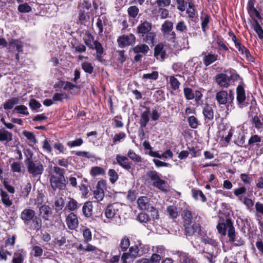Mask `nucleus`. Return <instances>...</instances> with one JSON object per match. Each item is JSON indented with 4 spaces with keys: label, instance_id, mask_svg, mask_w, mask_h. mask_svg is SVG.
<instances>
[{
    "label": "nucleus",
    "instance_id": "f257e3e1",
    "mask_svg": "<svg viewBox=\"0 0 263 263\" xmlns=\"http://www.w3.org/2000/svg\"><path fill=\"white\" fill-rule=\"evenodd\" d=\"M182 217L187 236H192L195 233L203 235V232L200 231V216H196L193 217L192 212L189 209H185L182 212Z\"/></svg>",
    "mask_w": 263,
    "mask_h": 263
},
{
    "label": "nucleus",
    "instance_id": "f03ea898",
    "mask_svg": "<svg viewBox=\"0 0 263 263\" xmlns=\"http://www.w3.org/2000/svg\"><path fill=\"white\" fill-rule=\"evenodd\" d=\"M91 7V3L88 2H84L78 6V15L77 23L85 24L89 22V9Z\"/></svg>",
    "mask_w": 263,
    "mask_h": 263
},
{
    "label": "nucleus",
    "instance_id": "7ed1b4c3",
    "mask_svg": "<svg viewBox=\"0 0 263 263\" xmlns=\"http://www.w3.org/2000/svg\"><path fill=\"white\" fill-rule=\"evenodd\" d=\"M26 164L27 166L28 173L32 176L35 177L41 175L44 171V167L41 161H33L31 158H27Z\"/></svg>",
    "mask_w": 263,
    "mask_h": 263
},
{
    "label": "nucleus",
    "instance_id": "20e7f679",
    "mask_svg": "<svg viewBox=\"0 0 263 263\" xmlns=\"http://www.w3.org/2000/svg\"><path fill=\"white\" fill-rule=\"evenodd\" d=\"M122 204L119 202H115L107 205L104 210V215L106 218L111 220L120 216V210Z\"/></svg>",
    "mask_w": 263,
    "mask_h": 263
},
{
    "label": "nucleus",
    "instance_id": "39448f33",
    "mask_svg": "<svg viewBox=\"0 0 263 263\" xmlns=\"http://www.w3.org/2000/svg\"><path fill=\"white\" fill-rule=\"evenodd\" d=\"M138 207L142 210H148L152 212V215L154 219H158L159 215L158 211L153 206L151 205L149 200L148 197L141 196L137 200Z\"/></svg>",
    "mask_w": 263,
    "mask_h": 263
},
{
    "label": "nucleus",
    "instance_id": "423d86ee",
    "mask_svg": "<svg viewBox=\"0 0 263 263\" xmlns=\"http://www.w3.org/2000/svg\"><path fill=\"white\" fill-rule=\"evenodd\" d=\"M234 99V93L231 90L229 92L221 90L217 92L216 100L219 105H226L228 102H232Z\"/></svg>",
    "mask_w": 263,
    "mask_h": 263
},
{
    "label": "nucleus",
    "instance_id": "0eeeda50",
    "mask_svg": "<svg viewBox=\"0 0 263 263\" xmlns=\"http://www.w3.org/2000/svg\"><path fill=\"white\" fill-rule=\"evenodd\" d=\"M146 176L153 181V185L160 190H165V182L161 179L158 173L155 171H149Z\"/></svg>",
    "mask_w": 263,
    "mask_h": 263
},
{
    "label": "nucleus",
    "instance_id": "6e6552de",
    "mask_svg": "<svg viewBox=\"0 0 263 263\" xmlns=\"http://www.w3.org/2000/svg\"><path fill=\"white\" fill-rule=\"evenodd\" d=\"M234 228L233 222L230 219H227L219 222L217 225L218 233L222 236H226L230 233V230Z\"/></svg>",
    "mask_w": 263,
    "mask_h": 263
},
{
    "label": "nucleus",
    "instance_id": "1a4fd4ad",
    "mask_svg": "<svg viewBox=\"0 0 263 263\" xmlns=\"http://www.w3.org/2000/svg\"><path fill=\"white\" fill-rule=\"evenodd\" d=\"M136 37L133 34H124L119 36L117 40L119 46L123 48L127 46H130L135 43Z\"/></svg>",
    "mask_w": 263,
    "mask_h": 263
},
{
    "label": "nucleus",
    "instance_id": "9d476101",
    "mask_svg": "<svg viewBox=\"0 0 263 263\" xmlns=\"http://www.w3.org/2000/svg\"><path fill=\"white\" fill-rule=\"evenodd\" d=\"M230 230V233H228V234L229 238L228 242L234 246H242L245 243L244 240L235 232V228L233 230Z\"/></svg>",
    "mask_w": 263,
    "mask_h": 263
},
{
    "label": "nucleus",
    "instance_id": "9b49d317",
    "mask_svg": "<svg viewBox=\"0 0 263 263\" xmlns=\"http://www.w3.org/2000/svg\"><path fill=\"white\" fill-rule=\"evenodd\" d=\"M166 48L167 47L162 43H159L155 46L154 56L157 60L162 61L167 57Z\"/></svg>",
    "mask_w": 263,
    "mask_h": 263
},
{
    "label": "nucleus",
    "instance_id": "f8f14e48",
    "mask_svg": "<svg viewBox=\"0 0 263 263\" xmlns=\"http://www.w3.org/2000/svg\"><path fill=\"white\" fill-rule=\"evenodd\" d=\"M66 223L68 228L71 230H76L79 225L77 216L74 213H70L66 217Z\"/></svg>",
    "mask_w": 263,
    "mask_h": 263
},
{
    "label": "nucleus",
    "instance_id": "ddd939ff",
    "mask_svg": "<svg viewBox=\"0 0 263 263\" xmlns=\"http://www.w3.org/2000/svg\"><path fill=\"white\" fill-rule=\"evenodd\" d=\"M63 177H57L54 175H51L50 178V185L53 190L57 189H63L65 186L62 182Z\"/></svg>",
    "mask_w": 263,
    "mask_h": 263
},
{
    "label": "nucleus",
    "instance_id": "4468645a",
    "mask_svg": "<svg viewBox=\"0 0 263 263\" xmlns=\"http://www.w3.org/2000/svg\"><path fill=\"white\" fill-rule=\"evenodd\" d=\"M116 159L117 164L122 168L126 170H129L131 168V163L127 157L118 154L116 156Z\"/></svg>",
    "mask_w": 263,
    "mask_h": 263
},
{
    "label": "nucleus",
    "instance_id": "2eb2a0df",
    "mask_svg": "<svg viewBox=\"0 0 263 263\" xmlns=\"http://www.w3.org/2000/svg\"><path fill=\"white\" fill-rule=\"evenodd\" d=\"M216 82L221 87H228L230 85V78L226 74L220 73L216 77Z\"/></svg>",
    "mask_w": 263,
    "mask_h": 263
},
{
    "label": "nucleus",
    "instance_id": "dca6fc26",
    "mask_svg": "<svg viewBox=\"0 0 263 263\" xmlns=\"http://www.w3.org/2000/svg\"><path fill=\"white\" fill-rule=\"evenodd\" d=\"M235 47L244 58L250 61H253V58L251 55L249 51L239 42H235Z\"/></svg>",
    "mask_w": 263,
    "mask_h": 263
},
{
    "label": "nucleus",
    "instance_id": "f3484780",
    "mask_svg": "<svg viewBox=\"0 0 263 263\" xmlns=\"http://www.w3.org/2000/svg\"><path fill=\"white\" fill-rule=\"evenodd\" d=\"M35 217V212L30 209H25L21 214V218L24 222L31 221Z\"/></svg>",
    "mask_w": 263,
    "mask_h": 263
},
{
    "label": "nucleus",
    "instance_id": "a211bd4d",
    "mask_svg": "<svg viewBox=\"0 0 263 263\" xmlns=\"http://www.w3.org/2000/svg\"><path fill=\"white\" fill-rule=\"evenodd\" d=\"M104 185V183L103 181H99L96 189L94 191V197L98 201H102L104 197V190L102 187V186H103Z\"/></svg>",
    "mask_w": 263,
    "mask_h": 263
},
{
    "label": "nucleus",
    "instance_id": "6ab92c4d",
    "mask_svg": "<svg viewBox=\"0 0 263 263\" xmlns=\"http://www.w3.org/2000/svg\"><path fill=\"white\" fill-rule=\"evenodd\" d=\"M204 55L203 62L204 64L208 66L217 60L218 55L215 53L205 52L202 53Z\"/></svg>",
    "mask_w": 263,
    "mask_h": 263
},
{
    "label": "nucleus",
    "instance_id": "aec40b11",
    "mask_svg": "<svg viewBox=\"0 0 263 263\" xmlns=\"http://www.w3.org/2000/svg\"><path fill=\"white\" fill-rule=\"evenodd\" d=\"M0 197L2 202L5 207L9 208L12 205L13 202L10 198V196L3 189H0Z\"/></svg>",
    "mask_w": 263,
    "mask_h": 263
},
{
    "label": "nucleus",
    "instance_id": "412c9836",
    "mask_svg": "<svg viewBox=\"0 0 263 263\" xmlns=\"http://www.w3.org/2000/svg\"><path fill=\"white\" fill-rule=\"evenodd\" d=\"M200 231H201L203 232V235H201L200 234H198L201 237V242L204 243V244H209L213 247H216L217 245V242L215 239L208 236L206 235V233L204 229H202L201 227H200Z\"/></svg>",
    "mask_w": 263,
    "mask_h": 263
},
{
    "label": "nucleus",
    "instance_id": "4be33fe9",
    "mask_svg": "<svg viewBox=\"0 0 263 263\" xmlns=\"http://www.w3.org/2000/svg\"><path fill=\"white\" fill-rule=\"evenodd\" d=\"M151 28V24L145 21L139 25L137 27V32L139 34L143 36L145 34L150 31Z\"/></svg>",
    "mask_w": 263,
    "mask_h": 263
},
{
    "label": "nucleus",
    "instance_id": "5701e85b",
    "mask_svg": "<svg viewBox=\"0 0 263 263\" xmlns=\"http://www.w3.org/2000/svg\"><path fill=\"white\" fill-rule=\"evenodd\" d=\"M25 256V252L23 250H17L14 253L12 263H23Z\"/></svg>",
    "mask_w": 263,
    "mask_h": 263
},
{
    "label": "nucleus",
    "instance_id": "b1692460",
    "mask_svg": "<svg viewBox=\"0 0 263 263\" xmlns=\"http://www.w3.org/2000/svg\"><path fill=\"white\" fill-rule=\"evenodd\" d=\"M12 140V134L4 128L0 129V141L7 143Z\"/></svg>",
    "mask_w": 263,
    "mask_h": 263
},
{
    "label": "nucleus",
    "instance_id": "393cba45",
    "mask_svg": "<svg viewBox=\"0 0 263 263\" xmlns=\"http://www.w3.org/2000/svg\"><path fill=\"white\" fill-rule=\"evenodd\" d=\"M192 196L194 199L197 201H200L202 202H204L206 200L205 196L204 195L203 192L199 190L194 189H192Z\"/></svg>",
    "mask_w": 263,
    "mask_h": 263
},
{
    "label": "nucleus",
    "instance_id": "a878e982",
    "mask_svg": "<svg viewBox=\"0 0 263 263\" xmlns=\"http://www.w3.org/2000/svg\"><path fill=\"white\" fill-rule=\"evenodd\" d=\"M237 101L239 104L242 103L246 100V93L242 85H238L236 89Z\"/></svg>",
    "mask_w": 263,
    "mask_h": 263
},
{
    "label": "nucleus",
    "instance_id": "bb28decb",
    "mask_svg": "<svg viewBox=\"0 0 263 263\" xmlns=\"http://www.w3.org/2000/svg\"><path fill=\"white\" fill-rule=\"evenodd\" d=\"M92 203L90 201L86 202L82 208L84 215L86 217H90L92 214Z\"/></svg>",
    "mask_w": 263,
    "mask_h": 263
},
{
    "label": "nucleus",
    "instance_id": "cd10ccee",
    "mask_svg": "<svg viewBox=\"0 0 263 263\" xmlns=\"http://www.w3.org/2000/svg\"><path fill=\"white\" fill-rule=\"evenodd\" d=\"M39 211L42 218L45 220L48 219L49 217L52 213L51 208L47 205H42L40 208Z\"/></svg>",
    "mask_w": 263,
    "mask_h": 263
},
{
    "label": "nucleus",
    "instance_id": "c85d7f7f",
    "mask_svg": "<svg viewBox=\"0 0 263 263\" xmlns=\"http://www.w3.org/2000/svg\"><path fill=\"white\" fill-rule=\"evenodd\" d=\"M203 114L205 119L208 120H212L214 117V112L212 107L206 104L203 108Z\"/></svg>",
    "mask_w": 263,
    "mask_h": 263
},
{
    "label": "nucleus",
    "instance_id": "c756f323",
    "mask_svg": "<svg viewBox=\"0 0 263 263\" xmlns=\"http://www.w3.org/2000/svg\"><path fill=\"white\" fill-rule=\"evenodd\" d=\"M179 258L181 263H197V261L194 258L184 252L180 253Z\"/></svg>",
    "mask_w": 263,
    "mask_h": 263
},
{
    "label": "nucleus",
    "instance_id": "7c9ffc66",
    "mask_svg": "<svg viewBox=\"0 0 263 263\" xmlns=\"http://www.w3.org/2000/svg\"><path fill=\"white\" fill-rule=\"evenodd\" d=\"M23 47V43L20 40H12L9 42V48L11 50H13L14 48H16L18 52H22Z\"/></svg>",
    "mask_w": 263,
    "mask_h": 263
},
{
    "label": "nucleus",
    "instance_id": "2f4dec72",
    "mask_svg": "<svg viewBox=\"0 0 263 263\" xmlns=\"http://www.w3.org/2000/svg\"><path fill=\"white\" fill-rule=\"evenodd\" d=\"M68 201L66 208L70 211H76L81 205L75 199L72 198H68Z\"/></svg>",
    "mask_w": 263,
    "mask_h": 263
},
{
    "label": "nucleus",
    "instance_id": "473e14b6",
    "mask_svg": "<svg viewBox=\"0 0 263 263\" xmlns=\"http://www.w3.org/2000/svg\"><path fill=\"white\" fill-rule=\"evenodd\" d=\"M150 114L149 109L146 108V110L144 111L141 116V119L140 121V125L142 127H146L147 123L149 120V115Z\"/></svg>",
    "mask_w": 263,
    "mask_h": 263
},
{
    "label": "nucleus",
    "instance_id": "72a5a7b5",
    "mask_svg": "<svg viewBox=\"0 0 263 263\" xmlns=\"http://www.w3.org/2000/svg\"><path fill=\"white\" fill-rule=\"evenodd\" d=\"M31 188V184L30 182L27 183L22 187L20 196L24 199H26L30 193Z\"/></svg>",
    "mask_w": 263,
    "mask_h": 263
},
{
    "label": "nucleus",
    "instance_id": "f704fd0d",
    "mask_svg": "<svg viewBox=\"0 0 263 263\" xmlns=\"http://www.w3.org/2000/svg\"><path fill=\"white\" fill-rule=\"evenodd\" d=\"M83 70L89 74H91L93 71V65L88 61H85L81 63Z\"/></svg>",
    "mask_w": 263,
    "mask_h": 263
},
{
    "label": "nucleus",
    "instance_id": "c9c22d12",
    "mask_svg": "<svg viewBox=\"0 0 263 263\" xmlns=\"http://www.w3.org/2000/svg\"><path fill=\"white\" fill-rule=\"evenodd\" d=\"M252 25L253 29L258 34V37L260 39H263V29L259 25L258 22L257 20H254L253 21Z\"/></svg>",
    "mask_w": 263,
    "mask_h": 263
},
{
    "label": "nucleus",
    "instance_id": "e433bc0d",
    "mask_svg": "<svg viewBox=\"0 0 263 263\" xmlns=\"http://www.w3.org/2000/svg\"><path fill=\"white\" fill-rule=\"evenodd\" d=\"M149 47L145 44L138 45L135 47L133 49L135 53H142L146 54L149 51Z\"/></svg>",
    "mask_w": 263,
    "mask_h": 263
},
{
    "label": "nucleus",
    "instance_id": "4c0bfd02",
    "mask_svg": "<svg viewBox=\"0 0 263 263\" xmlns=\"http://www.w3.org/2000/svg\"><path fill=\"white\" fill-rule=\"evenodd\" d=\"M121 250L123 252L126 251L130 246V241L129 238L127 236L123 237L119 244Z\"/></svg>",
    "mask_w": 263,
    "mask_h": 263
},
{
    "label": "nucleus",
    "instance_id": "58836bf2",
    "mask_svg": "<svg viewBox=\"0 0 263 263\" xmlns=\"http://www.w3.org/2000/svg\"><path fill=\"white\" fill-rule=\"evenodd\" d=\"M210 16L205 15L204 16L201 17V28L204 32H205L206 30L209 28V24L210 22Z\"/></svg>",
    "mask_w": 263,
    "mask_h": 263
},
{
    "label": "nucleus",
    "instance_id": "ea45409f",
    "mask_svg": "<svg viewBox=\"0 0 263 263\" xmlns=\"http://www.w3.org/2000/svg\"><path fill=\"white\" fill-rule=\"evenodd\" d=\"M85 251L87 252H93L96 255H97V257L101 256L103 253L101 250L89 243L87 245L85 249Z\"/></svg>",
    "mask_w": 263,
    "mask_h": 263
},
{
    "label": "nucleus",
    "instance_id": "a19ab883",
    "mask_svg": "<svg viewBox=\"0 0 263 263\" xmlns=\"http://www.w3.org/2000/svg\"><path fill=\"white\" fill-rule=\"evenodd\" d=\"M82 231L84 241L88 243L91 241L92 239V234L90 229L87 228H85L83 229Z\"/></svg>",
    "mask_w": 263,
    "mask_h": 263
},
{
    "label": "nucleus",
    "instance_id": "79ce46f5",
    "mask_svg": "<svg viewBox=\"0 0 263 263\" xmlns=\"http://www.w3.org/2000/svg\"><path fill=\"white\" fill-rule=\"evenodd\" d=\"M173 27V24L172 22L165 21L162 25L161 30L164 33H168L172 30Z\"/></svg>",
    "mask_w": 263,
    "mask_h": 263
},
{
    "label": "nucleus",
    "instance_id": "37998d69",
    "mask_svg": "<svg viewBox=\"0 0 263 263\" xmlns=\"http://www.w3.org/2000/svg\"><path fill=\"white\" fill-rule=\"evenodd\" d=\"M90 173L91 176H96L100 175H104L105 172L103 168L99 166H95L91 168Z\"/></svg>",
    "mask_w": 263,
    "mask_h": 263
},
{
    "label": "nucleus",
    "instance_id": "c03bdc74",
    "mask_svg": "<svg viewBox=\"0 0 263 263\" xmlns=\"http://www.w3.org/2000/svg\"><path fill=\"white\" fill-rule=\"evenodd\" d=\"M128 157L133 161L140 162L142 161L141 157L136 154L133 150L129 149L127 153Z\"/></svg>",
    "mask_w": 263,
    "mask_h": 263
},
{
    "label": "nucleus",
    "instance_id": "a18cd8bd",
    "mask_svg": "<svg viewBox=\"0 0 263 263\" xmlns=\"http://www.w3.org/2000/svg\"><path fill=\"white\" fill-rule=\"evenodd\" d=\"M176 29L181 32H185L187 30L185 22L183 20L179 21L176 25Z\"/></svg>",
    "mask_w": 263,
    "mask_h": 263
},
{
    "label": "nucleus",
    "instance_id": "49530a36",
    "mask_svg": "<svg viewBox=\"0 0 263 263\" xmlns=\"http://www.w3.org/2000/svg\"><path fill=\"white\" fill-rule=\"evenodd\" d=\"M22 133L23 135L31 142L33 144L36 143L37 141L36 140L35 136L33 133L27 130H24Z\"/></svg>",
    "mask_w": 263,
    "mask_h": 263
},
{
    "label": "nucleus",
    "instance_id": "de8ad7c7",
    "mask_svg": "<svg viewBox=\"0 0 263 263\" xmlns=\"http://www.w3.org/2000/svg\"><path fill=\"white\" fill-rule=\"evenodd\" d=\"M14 110L20 114L26 116L29 115L27 107L24 105L16 106L14 108Z\"/></svg>",
    "mask_w": 263,
    "mask_h": 263
},
{
    "label": "nucleus",
    "instance_id": "09e8293b",
    "mask_svg": "<svg viewBox=\"0 0 263 263\" xmlns=\"http://www.w3.org/2000/svg\"><path fill=\"white\" fill-rule=\"evenodd\" d=\"M129 252L131 257H137L142 255V253L139 252L138 250V245H135L129 248Z\"/></svg>",
    "mask_w": 263,
    "mask_h": 263
},
{
    "label": "nucleus",
    "instance_id": "8fccbe9b",
    "mask_svg": "<svg viewBox=\"0 0 263 263\" xmlns=\"http://www.w3.org/2000/svg\"><path fill=\"white\" fill-rule=\"evenodd\" d=\"M247 189L245 187L242 186L239 188H237L234 190V194L238 198L240 201H242V198L241 195H243L246 192Z\"/></svg>",
    "mask_w": 263,
    "mask_h": 263
},
{
    "label": "nucleus",
    "instance_id": "3c124183",
    "mask_svg": "<svg viewBox=\"0 0 263 263\" xmlns=\"http://www.w3.org/2000/svg\"><path fill=\"white\" fill-rule=\"evenodd\" d=\"M139 11V10L138 8L135 6L129 7L127 10L129 16L133 18H135L137 16Z\"/></svg>",
    "mask_w": 263,
    "mask_h": 263
},
{
    "label": "nucleus",
    "instance_id": "603ef678",
    "mask_svg": "<svg viewBox=\"0 0 263 263\" xmlns=\"http://www.w3.org/2000/svg\"><path fill=\"white\" fill-rule=\"evenodd\" d=\"M169 82L171 84V87L174 90L178 89L180 86V82L174 76H171L169 78Z\"/></svg>",
    "mask_w": 263,
    "mask_h": 263
},
{
    "label": "nucleus",
    "instance_id": "864d4df0",
    "mask_svg": "<svg viewBox=\"0 0 263 263\" xmlns=\"http://www.w3.org/2000/svg\"><path fill=\"white\" fill-rule=\"evenodd\" d=\"M108 174L109 177V180L112 183H115L118 179L119 176L114 170L109 169Z\"/></svg>",
    "mask_w": 263,
    "mask_h": 263
},
{
    "label": "nucleus",
    "instance_id": "5fc2aeb1",
    "mask_svg": "<svg viewBox=\"0 0 263 263\" xmlns=\"http://www.w3.org/2000/svg\"><path fill=\"white\" fill-rule=\"evenodd\" d=\"M167 211L170 216L172 218H176L178 216V212L176 207L171 205L167 207Z\"/></svg>",
    "mask_w": 263,
    "mask_h": 263
},
{
    "label": "nucleus",
    "instance_id": "6e6d98bb",
    "mask_svg": "<svg viewBox=\"0 0 263 263\" xmlns=\"http://www.w3.org/2000/svg\"><path fill=\"white\" fill-rule=\"evenodd\" d=\"M158 72L156 71H154L151 73L144 74L142 76V79L156 80L158 78Z\"/></svg>",
    "mask_w": 263,
    "mask_h": 263
},
{
    "label": "nucleus",
    "instance_id": "4d7b16f0",
    "mask_svg": "<svg viewBox=\"0 0 263 263\" xmlns=\"http://www.w3.org/2000/svg\"><path fill=\"white\" fill-rule=\"evenodd\" d=\"M188 122L190 126L192 128H196L198 126V120L193 116L189 117Z\"/></svg>",
    "mask_w": 263,
    "mask_h": 263
},
{
    "label": "nucleus",
    "instance_id": "13d9d810",
    "mask_svg": "<svg viewBox=\"0 0 263 263\" xmlns=\"http://www.w3.org/2000/svg\"><path fill=\"white\" fill-rule=\"evenodd\" d=\"M183 91L184 96L187 100H192L194 98V93L191 88H184Z\"/></svg>",
    "mask_w": 263,
    "mask_h": 263
},
{
    "label": "nucleus",
    "instance_id": "bf43d9fd",
    "mask_svg": "<svg viewBox=\"0 0 263 263\" xmlns=\"http://www.w3.org/2000/svg\"><path fill=\"white\" fill-rule=\"evenodd\" d=\"M68 96L66 93H55L52 97L54 101H62L64 99H67Z\"/></svg>",
    "mask_w": 263,
    "mask_h": 263
},
{
    "label": "nucleus",
    "instance_id": "052dcab7",
    "mask_svg": "<svg viewBox=\"0 0 263 263\" xmlns=\"http://www.w3.org/2000/svg\"><path fill=\"white\" fill-rule=\"evenodd\" d=\"M33 229L39 230L42 227V220L39 218L34 217L32 220Z\"/></svg>",
    "mask_w": 263,
    "mask_h": 263
},
{
    "label": "nucleus",
    "instance_id": "680f3d73",
    "mask_svg": "<svg viewBox=\"0 0 263 263\" xmlns=\"http://www.w3.org/2000/svg\"><path fill=\"white\" fill-rule=\"evenodd\" d=\"M7 255L11 256V253L5 250L3 247H0V261L3 260L6 261L7 259Z\"/></svg>",
    "mask_w": 263,
    "mask_h": 263
},
{
    "label": "nucleus",
    "instance_id": "e2e57ef3",
    "mask_svg": "<svg viewBox=\"0 0 263 263\" xmlns=\"http://www.w3.org/2000/svg\"><path fill=\"white\" fill-rule=\"evenodd\" d=\"M137 219L141 223H146L149 220L148 215L145 213H140L137 216Z\"/></svg>",
    "mask_w": 263,
    "mask_h": 263
},
{
    "label": "nucleus",
    "instance_id": "0e129e2a",
    "mask_svg": "<svg viewBox=\"0 0 263 263\" xmlns=\"http://www.w3.org/2000/svg\"><path fill=\"white\" fill-rule=\"evenodd\" d=\"M18 10L22 13H27L31 10V8L28 4L25 3L18 6Z\"/></svg>",
    "mask_w": 263,
    "mask_h": 263
},
{
    "label": "nucleus",
    "instance_id": "69168bd1",
    "mask_svg": "<svg viewBox=\"0 0 263 263\" xmlns=\"http://www.w3.org/2000/svg\"><path fill=\"white\" fill-rule=\"evenodd\" d=\"M29 105L32 110L37 109L41 106V103L34 99L30 100Z\"/></svg>",
    "mask_w": 263,
    "mask_h": 263
},
{
    "label": "nucleus",
    "instance_id": "338daca9",
    "mask_svg": "<svg viewBox=\"0 0 263 263\" xmlns=\"http://www.w3.org/2000/svg\"><path fill=\"white\" fill-rule=\"evenodd\" d=\"M145 38L144 40L147 43H152L153 44L154 41L155 37L156 36V35L153 32H150L149 31L148 33H146Z\"/></svg>",
    "mask_w": 263,
    "mask_h": 263
},
{
    "label": "nucleus",
    "instance_id": "774afa93",
    "mask_svg": "<svg viewBox=\"0 0 263 263\" xmlns=\"http://www.w3.org/2000/svg\"><path fill=\"white\" fill-rule=\"evenodd\" d=\"M32 251L34 252V256L35 257H40L43 255V249L39 246H33Z\"/></svg>",
    "mask_w": 263,
    "mask_h": 263
}]
</instances>
